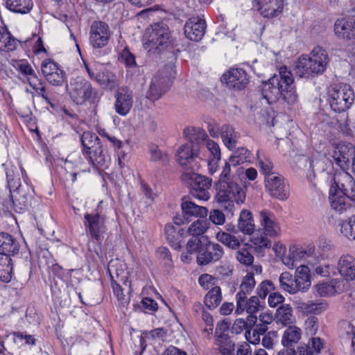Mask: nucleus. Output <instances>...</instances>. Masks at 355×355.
<instances>
[{"instance_id": "obj_9", "label": "nucleus", "mask_w": 355, "mask_h": 355, "mask_svg": "<svg viewBox=\"0 0 355 355\" xmlns=\"http://www.w3.org/2000/svg\"><path fill=\"white\" fill-rule=\"evenodd\" d=\"M216 197L218 202L224 204L225 209L232 211L234 208L233 202L235 201L237 204L243 203L245 199V194L239 184L220 180Z\"/></svg>"}, {"instance_id": "obj_27", "label": "nucleus", "mask_w": 355, "mask_h": 355, "mask_svg": "<svg viewBox=\"0 0 355 355\" xmlns=\"http://www.w3.org/2000/svg\"><path fill=\"white\" fill-rule=\"evenodd\" d=\"M181 208L184 218L187 220L190 217L205 218L207 216L208 210L205 207L200 206L193 202L187 200L186 197L182 198Z\"/></svg>"}, {"instance_id": "obj_20", "label": "nucleus", "mask_w": 355, "mask_h": 355, "mask_svg": "<svg viewBox=\"0 0 355 355\" xmlns=\"http://www.w3.org/2000/svg\"><path fill=\"white\" fill-rule=\"evenodd\" d=\"M228 87L237 90L244 89L249 83L246 71L241 68H232L225 73L221 78Z\"/></svg>"}, {"instance_id": "obj_11", "label": "nucleus", "mask_w": 355, "mask_h": 355, "mask_svg": "<svg viewBox=\"0 0 355 355\" xmlns=\"http://www.w3.org/2000/svg\"><path fill=\"white\" fill-rule=\"evenodd\" d=\"M111 31L109 26L101 21L92 22L89 32V44L93 48L101 49L109 43Z\"/></svg>"}, {"instance_id": "obj_15", "label": "nucleus", "mask_w": 355, "mask_h": 355, "mask_svg": "<svg viewBox=\"0 0 355 355\" xmlns=\"http://www.w3.org/2000/svg\"><path fill=\"white\" fill-rule=\"evenodd\" d=\"M334 33L338 38L347 41L355 49V18L338 19L334 23Z\"/></svg>"}, {"instance_id": "obj_43", "label": "nucleus", "mask_w": 355, "mask_h": 355, "mask_svg": "<svg viewBox=\"0 0 355 355\" xmlns=\"http://www.w3.org/2000/svg\"><path fill=\"white\" fill-rule=\"evenodd\" d=\"M220 355H234L235 343L225 334H220L217 339Z\"/></svg>"}, {"instance_id": "obj_5", "label": "nucleus", "mask_w": 355, "mask_h": 355, "mask_svg": "<svg viewBox=\"0 0 355 355\" xmlns=\"http://www.w3.org/2000/svg\"><path fill=\"white\" fill-rule=\"evenodd\" d=\"M175 74L174 64L170 62L165 64L153 77L146 92V98L153 102L159 100L169 89Z\"/></svg>"}, {"instance_id": "obj_38", "label": "nucleus", "mask_w": 355, "mask_h": 355, "mask_svg": "<svg viewBox=\"0 0 355 355\" xmlns=\"http://www.w3.org/2000/svg\"><path fill=\"white\" fill-rule=\"evenodd\" d=\"M302 335L301 329L296 326H289L282 336V343L286 347H291L300 340Z\"/></svg>"}, {"instance_id": "obj_56", "label": "nucleus", "mask_w": 355, "mask_h": 355, "mask_svg": "<svg viewBox=\"0 0 355 355\" xmlns=\"http://www.w3.org/2000/svg\"><path fill=\"white\" fill-rule=\"evenodd\" d=\"M164 232L166 239L171 244V245L176 250L180 249V244L178 241V232L176 227L171 224L166 225Z\"/></svg>"}, {"instance_id": "obj_48", "label": "nucleus", "mask_w": 355, "mask_h": 355, "mask_svg": "<svg viewBox=\"0 0 355 355\" xmlns=\"http://www.w3.org/2000/svg\"><path fill=\"white\" fill-rule=\"evenodd\" d=\"M341 234L349 240L355 241V215L340 223Z\"/></svg>"}, {"instance_id": "obj_31", "label": "nucleus", "mask_w": 355, "mask_h": 355, "mask_svg": "<svg viewBox=\"0 0 355 355\" xmlns=\"http://www.w3.org/2000/svg\"><path fill=\"white\" fill-rule=\"evenodd\" d=\"M309 272L310 270L306 266L301 265L297 268L295 284L297 286V292H305L310 288L311 282Z\"/></svg>"}, {"instance_id": "obj_58", "label": "nucleus", "mask_w": 355, "mask_h": 355, "mask_svg": "<svg viewBox=\"0 0 355 355\" xmlns=\"http://www.w3.org/2000/svg\"><path fill=\"white\" fill-rule=\"evenodd\" d=\"M119 60L128 68L137 67L135 55L125 47L119 54Z\"/></svg>"}, {"instance_id": "obj_1", "label": "nucleus", "mask_w": 355, "mask_h": 355, "mask_svg": "<svg viewBox=\"0 0 355 355\" xmlns=\"http://www.w3.org/2000/svg\"><path fill=\"white\" fill-rule=\"evenodd\" d=\"M261 94L268 104L282 98L289 107L293 106L297 101V95L292 72L286 66L280 67L278 73L263 83Z\"/></svg>"}, {"instance_id": "obj_50", "label": "nucleus", "mask_w": 355, "mask_h": 355, "mask_svg": "<svg viewBox=\"0 0 355 355\" xmlns=\"http://www.w3.org/2000/svg\"><path fill=\"white\" fill-rule=\"evenodd\" d=\"M209 225V223L207 220L200 218V219H198L189 226L188 233L192 236H203L202 234L208 229Z\"/></svg>"}, {"instance_id": "obj_53", "label": "nucleus", "mask_w": 355, "mask_h": 355, "mask_svg": "<svg viewBox=\"0 0 355 355\" xmlns=\"http://www.w3.org/2000/svg\"><path fill=\"white\" fill-rule=\"evenodd\" d=\"M204 144L205 145L207 150L210 153V155L211 157L209 164H216L218 161L220 160L221 158L220 148L219 145L209 138Z\"/></svg>"}, {"instance_id": "obj_49", "label": "nucleus", "mask_w": 355, "mask_h": 355, "mask_svg": "<svg viewBox=\"0 0 355 355\" xmlns=\"http://www.w3.org/2000/svg\"><path fill=\"white\" fill-rule=\"evenodd\" d=\"M257 321V315H248L246 320L241 318L236 319L232 326V331L236 334H239L243 329L248 330L249 328L254 327Z\"/></svg>"}, {"instance_id": "obj_29", "label": "nucleus", "mask_w": 355, "mask_h": 355, "mask_svg": "<svg viewBox=\"0 0 355 355\" xmlns=\"http://www.w3.org/2000/svg\"><path fill=\"white\" fill-rule=\"evenodd\" d=\"M338 270L347 280L355 279V259L349 254L343 255L338 260Z\"/></svg>"}, {"instance_id": "obj_35", "label": "nucleus", "mask_w": 355, "mask_h": 355, "mask_svg": "<svg viewBox=\"0 0 355 355\" xmlns=\"http://www.w3.org/2000/svg\"><path fill=\"white\" fill-rule=\"evenodd\" d=\"M17 41L5 26H0V51L9 52L17 49Z\"/></svg>"}, {"instance_id": "obj_59", "label": "nucleus", "mask_w": 355, "mask_h": 355, "mask_svg": "<svg viewBox=\"0 0 355 355\" xmlns=\"http://www.w3.org/2000/svg\"><path fill=\"white\" fill-rule=\"evenodd\" d=\"M236 258L240 263L245 266H250L254 262V257L245 248H241L236 252Z\"/></svg>"}, {"instance_id": "obj_18", "label": "nucleus", "mask_w": 355, "mask_h": 355, "mask_svg": "<svg viewBox=\"0 0 355 355\" xmlns=\"http://www.w3.org/2000/svg\"><path fill=\"white\" fill-rule=\"evenodd\" d=\"M355 155V146L349 142H340L335 148L333 158L335 163L342 169L347 170L349 160Z\"/></svg>"}, {"instance_id": "obj_8", "label": "nucleus", "mask_w": 355, "mask_h": 355, "mask_svg": "<svg viewBox=\"0 0 355 355\" xmlns=\"http://www.w3.org/2000/svg\"><path fill=\"white\" fill-rule=\"evenodd\" d=\"M181 179L190 187V193L194 198L204 201L210 198L209 190L211 186V179L189 170L182 173Z\"/></svg>"}, {"instance_id": "obj_23", "label": "nucleus", "mask_w": 355, "mask_h": 355, "mask_svg": "<svg viewBox=\"0 0 355 355\" xmlns=\"http://www.w3.org/2000/svg\"><path fill=\"white\" fill-rule=\"evenodd\" d=\"M284 6L283 0H257L254 4V8L263 17L272 18L282 13Z\"/></svg>"}, {"instance_id": "obj_4", "label": "nucleus", "mask_w": 355, "mask_h": 355, "mask_svg": "<svg viewBox=\"0 0 355 355\" xmlns=\"http://www.w3.org/2000/svg\"><path fill=\"white\" fill-rule=\"evenodd\" d=\"M146 35L145 49L153 53L173 51L177 45L168 25L163 21L151 24L146 29Z\"/></svg>"}, {"instance_id": "obj_39", "label": "nucleus", "mask_w": 355, "mask_h": 355, "mask_svg": "<svg viewBox=\"0 0 355 355\" xmlns=\"http://www.w3.org/2000/svg\"><path fill=\"white\" fill-rule=\"evenodd\" d=\"M277 322L284 326L293 324L295 318L293 314V309L289 304H282L277 310L276 312Z\"/></svg>"}, {"instance_id": "obj_32", "label": "nucleus", "mask_w": 355, "mask_h": 355, "mask_svg": "<svg viewBox=\"0 0 355 355\" xmlns=\"http://www.w3.org/2000/svg\"><path fill=\"white\" fill-rule=\"evenodd\" d=\"M183 135L186 139L188 141L187 143L198 145L199 148L200 145L205 144L209 138L206 132L200 128H186L184 130Z\"/></svg>"}, {"instance_id": "obj_17", "label": "nucleus", "mask_w": 355, "mask_h": 355, "mask_svg": "<svg viewBox=\"0 0 355 355\" xmlns=\"http://www.w3.org/2000/svg\"><path fill=\"white\" fill-rule=\"evenodd\" d=\"M329 202L331 207L339 214L352 213L355 209V201L349 196L342 193V191H329Z\"/></svg>"}, {"instance_id": "obj_26", "label": "nucleus", "mask_w": 355, "mask_h": 355, "mask_svg": "<svg viewBox=\"0 0 355 355\" xmlns=\"http://www.w3.org/2000/svg\"><path fill=\"white\" fill-rule=\"evenodd\" d=\"M236 300V308L235 313L241 314L245 311L249 314L248 315H256L258 311L262 309L259 298L257 296H252L248 299V296L243 297L242 302L239 299Z\"/></svg>"}, {"instance_id": "obj_7", "label": "nucleus", "mask_w": 355, "mask_h": 355, "mask_svg": "<svg viewBox=\"0 0 355 355\" xmlns=\"http://www.w3.org/2000/svg\"><path fill=\"white\" fill-rule=\"evenodd\" d=\"M68 94L71 100L77 105L86 102L93 103L97 96V91L92 84L81 76L71 78L67 85Z\"/></svg>"}, {"instance_id": "obj_64", "label": "nucleus", "mask_w": 355, "mask_h": 355, "mask_svg": "<svg viewBox=\"0 0 355 355\" xmlns=\"http://www.w3.org/2000/svg\"><path fill=\"white\" fill-rule=\"evenodd\" d=\"M112 289L114 294L117 297L118 301L123 305L128 304L129 303L130 299L125 297V295L123 293V291L121 286L116 284H112Z\"/></svg>"}, {"instance_id": "obj_28", "label": "nucleus", "mask_w": 355, "mask_h": 355, "mask_svg": "<svg viewBox=\"0 0 355 355\" xmlns=\"http://www.w3.org/2000/svg\"><path fill=\"white\" fill-rule=\"evenodd\" d=\"M88 161L94 168L98 170H104L108 168L110 158L109 155H106L102 148V146L94 149L92 151H88L87 155Z\"/></svg>"}, {"instance_id": "obj_14", "label": "nucleus", "mask_w": 355, "mask_h": 355, "mask_svg": "<svg viewBox=\"0 0 355 355\" xmlns=\"http://www.w3.org/2000/svg\"><path fill=\"white\" fill-rule=\"evenodd\" d=\"M85 69L90 79L96 81L102 87L110 89L116 85V76L107 69H98L96 64H89L84 62Z\"/></svg>"}, {"instance_id": "obj_61", "label": "nucleus", "mask_w": 355, "mask_h": 355, "mask_svg": "<svg viewBox=\"0 0 355 355\" xmlns=\"http://www.w3.org/2000/svg\"><path fill=\"white\" fill-rule=\"evenodd\" d=\"M274 290V286L271 281H263L257 288L258 297L264 300L270 291Z\"/></svg>"}, {"instance_id": "obj_12", "label": "nucleus", "mask_w": 355, "mask_h": 355, "mask_svg": "<svg viewBox=\"0 0 355 355\" xmlns=\"http://www.w3.org/2000/svg\"><path fill=\"white\" fill-rule=\"evenodd\" d=\"M223 254V248L220 245L207 240L199 249L196 258L197 263L199 266L214 263L220 260Z\"/></svg>"}, {"instance_id": "obj_10", "label": "nucleus", "mask_w": 355, "mask_h": 355, "mask_svg": "<svg viewBox=\"0 0 355 355\" xmlns=\"http://www.w3.org/2000/svg\"><path fill=\"white\" fill-rule=\"evenodd\" d=\"M84 219L85 229L88 231L91 239L96 243H101L107 232L105 218L98 213H86Z\"/></svg>"}, {"instance_id": "obj_42", "label": "nucleus", "mask_w": 355, "mask_h": 355, "mask_svg": "<svg viewBox=\"0 0 355 355\" xmlns=\"http://www.w3.org/2000/svg\"><path fill=\"white\" fill-rule=\"evenodd\" d=\"M12 276V260L8 256L0 255V280L8 283Z\"/></svg>"}, {"instance_id": "obj_52", "label": "nucleus", "mask_w": 355, "mask_h": 355, "mask_svg": "<svg viewBox=\"0 0 355 355\" xmlns=\"http://www.w3.org/2000/svg\"><path fill=\"white\" fill-rule=\"evenodd\" d=\"M216 239L218 241L232 249H236L240 246V242L235 236L225 232H218L216 234Z\"/></svg>"}, {"instance_id": "obj_54", "label": "nucleus", "mask_w": 355, "mask_h": 355, "mask_svg": "<svg viewBox=\"0 0 355 355\" xmlns=\"http://www.w3.org/2000/svg\"><path fill=\"white\" fill-rule=\"evenodd\" d=\"M150 159L151 162H162L163 164H166L169 157L166 152H164L159 149L158 146L152 144L149 147Z\"/></svg>"}, {"instance_id": "obj_57", "label": "nucleus", "mask_w": 355, "mask_h": 355, "mask_svg": "<svg viewBox=\"0 0 355 355\" xmlns=\"http://www.w3.org/2000/svg\"><path fill=\"white\" fill-rule=\"evenodd\" d=\"M207 241V236H192L187 243L186 250L188 254H192L195 252L198 253L199 249L203 246V242Z\"/></svg>"}, {"instance_id": "obj_13", "label": "nucleus", "mask_w": 355, "mask_h": 355, "mask_svg": "<svg viewBox=\"0 0 355 355\" xmlns=\"http://www.w3.org/2000/svg\"><path fill=\"white\" fill-rule=\"evenodd\" d=\"M333 181L329 191H340L343 194L349 195L355 201V180L346 170L336 173Z\"/></svg>"}, {"instance_id": "obj_22", "label": "nucleus", "mask_w": 355, "mask_h": 355, "mask_svg": "<svg viewBox=\"0 0 355 355\" xmlns=\"http://www.w3.org/2000/svg\"><path fill=\"white\" fill-rule=\"evenodd\" d=\"M265 182L266 187L272 197L281 200H286L288 198V189L284 184L282 177L269 175L265 178Z\"/></svg>"}, {"instance_id": "obj_51", "label": "nucleus", "mask_w": 355, "mask_h": 355, "mask_svg": "<svg viewBox=\"0 0 355 355\" xmlns=\"http://www.w3.org/2000/svg\"><path fill=\"white\" fill-rule=\"evenodd\" d=\"M28 83L37 96H41L44 100H48L45 84L42 80L37 76V74L29 78Z\"/></svg>"}, {"instance_id": "obj_46", "label": "nucleus", "mask_w": 355, "mask_h": 355, "mask_svg": "<svg viewBox=\"0 0 355 355\" xmlns=\"http://www.w3.org/2000/svg\"><path fill=\"white\" fill-rule=\"evenodd\" d=\"M12 65L16 71L26 78L27 81L37 74L26 60H13Z\"/></svg>"}, {"instance_id": "obj_47", "label": "nucleus", "mask_w": 355, "mask_h": 355, "mask_svg": "<svg viewBox=\"0 0 355 355\" xmlns=\"http://www.w3.org/2000/svg\"><path fill=\"white\" fill-rule=\"evenodd\" d=\"M279 281L281 288L284 291L291 294L297 293V286L295 284V278H293L292 275L289 272H282L279 276Z\"/></svg>"}, {"instance_id": "obj_34", "label": "nucleus", "mask_w": 355, "mask_h": 355, "mask_svg": "<svg viewBox=\"0 0 355 355\" xmlns=\"http://www.w3.org/2000/svg\"><path fill=\"white\" fill-rule=\"evenodd\" d=\"M6 7L12 12L26 15L32 10L33 2L32 0H6Z\"/></svg>"}, {"instance_id": "obj_36", "label": "nucleus", "mask_w": 355, "mask_h": 355, "mask_svg": "<svg viewBox=\"0 0 355 355\" xmlns=\"http://www.w3.org/2000/svg\"><path fill=\"white\" fill-rule=\"evenodd\" d=\"M252 159L253 155L250 150L245 147H240L234 150L230 157V162L232 166H236L244 163H250Z\"/></svg>"}, {"instance_id": "obj_21", "label": "nucleus", "mask_w": 355, "mask_h": 355, "mask_svg": "<svg viewBox=\"0 0 355 355\" xmlns=\"http://www.w3.org/2000/svg\"><path fill=\"white\" fill-rule=\"evenodd\" d=\"M205 20L201 17H193L189 18L184 26V32L186 37L191 41H200L206 30Z\"/></svg>"}, {"instance_id": "obj_37", "label": "nucleus", "mask_w": 355, "mask_h": 355, "mask_svg": "<svg viewBox=\"0 0 355 355\" xmlns=\"http://www.w3.org/2000/svg\"><path fill=\"white\" fill-rule=\"evenodd\" d=\"M256 285L253 273H248L242 279L239 286V291L236 295V299H239L241 302L243 297H247L251 293Z\"/></svg>"}, {"instance_id": "obj_44", "label": "nucleus", "mask_w": 355, "mask_h": 355, "mask_svg": "<svg viewBox=\"0 0 355 355\" xmlns=\"http://www.w3.org/2000/svg\"><path fill=\"white\" fill-rule=\"evenodd\" d=\"M222 301L221 288L219 286H214L206 294L205 297V304L209 309L216 308Z\"/></svg>"}, {"instance_id": "obj_30", "label": "nucleus", "mask_w": 355, "mask_h": 355, "mask_svg": "<svg viewBox=\"0 0 355 355\" xmlns=\"http://www.w3.org/2000/svg\"><path fill=\"white\" fill-rule=\"evenodd\" d=\"M220 135L224 145L230 150H233L236 148L239 135L233 126L229 124L223 125L220 128Z\"/></svg>"}, {"instance_id": "obj_33", "label": "nucleus", "mask_w": 355, "mask_h": 355, "mask_svg": "<svg viewBox=\"0 0 355 355\" xmlns=\"http://www.w3.org/2000/svg\"><path fill=\"white\" fill-rule=\"evenodd\" d=\"M238 230L245 234L251 235L254 233L255 225L252 213L243 209L240 213L237 223Z\"/></svg>"}, {"instance_id": "obj_6", "label": "nucleus", "mask_w": 355, "mask_h": 355, "mask_svg": "<svg viewBox=\"0 0 355 355\" xmlns=\"http://www.w3.org/2000/svg\"><path fill=\"white\" fill-rule=\"evenodd\" d=\"M328 101L336 112H343L349 109L354 101L352 87L346 83L333 84L328 88Z\"/></svg>"}, {"instance_id": "obj_19", "label": "nucleus", "mask_w": 355, "mask_h": 355, "mask_svg": "<svg viewBox=\"0 0 355 355\" xmlns=\"http://www.w3.org/2000/svg\"><path fill=\"white\" fill-rule=\"evenodd\" d=\"M116 98L114 109L121 116H126L130 111L133 104V93L127 87L119 88L114 93Z\"/></svg>"}, {"instance_id": "obj_40", "label": "nucleus", "mask_w": 355, "mask_h": 355, "mask_svg": "<svg viewBox=\"0 0 355 355\" xmlns=\"http://www.w3.org/2000/svg\"><path fill=\"white\" fill-rule=\"evenodd\" d=\"M297 308L304 313L317 315L326 310L327 304L324 301L300 302L297 303Z\"/></svg>"}, {"instance_id": "obj_60", "label": "nucleus", "mask_w": 355, "mask_h": 355, "mask_svg": "<svg viewBox=\"0 0 355 355\" xmlns=\"http://www.w3.org/2000/svg\"><path fill=\"white\" fill-rule=\"evenodd\" d=\"M257 156L258 157V164L260 166L261 171L266 175V177L275 175L272 173L273 165L271 161L266 157H263V159H262L260 156L259 150H257Z\"/></svg>"}, {"instance_id": "obj_41", "label": "nucleus", "mask_w": 355, "mask_h": 355, "mask_svg": "<svg viewBox=\"0 0 355 355\" xmlns=\"http://www.w3.org/2000/svg\"><path fill=\"white\" fill-rule=\"evenodd\" d=\"M81 143L83 146V153L88 154V151H92L101 146L100 139L97 135L92 132H84L81 137Z\"/></svg>"}, {"instance_id": "obj_62", "label": "nucleus", "mask_w": 355, "mask_h": 355, "mask_svg": "<svg viewBox=\"0 0 355 355\" xmlns=\"http://www.w3.org/2000/svg\"><path fill=\"white\" fill-rule=\"evenodd\" d=\"M146 336L149 340L164 341L166 337V331L163 328H157L149 331Z\"/></svg>"}, {"instance_id": "obj_55", "label": "nucleus", "mask_w": 355, "mask_h": 355, "mask_svg": "<svg viewBox=\"0 0 355 355\" xmlns=\"http://www.w3.org/2000/svg\"><path fill=\"white\" fill-rule=\"evenodd\" d=\"M315 291L320 297H329L337 293L333 282L320 283L315 286Z\"/></svg>"}, {"instance_id": "obj_3", "label": "nucleus", "mask_w": 355, "mask_h": 355, "mask_svg": "<svg viewBox=\"0 0 355 355\" xmlns=\"http://www.w3.org/2000/svg\"><path fill=\"white\" fill-rule=\"evenodd\" d=\"M330 58L325 49L315 46L309 55H302L295 67V72L300 78H308L322 74L327 69Z\"/></svg>"}, {"instance_id": "obj_25", "label": "nucleus", "mask_w": 355, "mask_h": 355, "mask_svg": "<svg viewBox=\"0 0 355 355\" xmlns=\"http://www.w3.org/2000/svg\"><path fill=\"white\" fill-rule=\"evenodd\" d=\"M20 250L19 241L13 236L6 233H0V254L1 256H15Z\"/></svg>"}, {"instance_id": "obj_2", "label": "nucleus", "mask_w": 355, "mask_h": 355, "mask_svg": "<svg viewBox=\"0 0 355 355\" xmlns=\"http://www.w3.org/2000/svg\"><path fill=\"white\" fill-rule=\"evenodd\" d=\"M259 221L262 229L252 235L250 242L254 250L261 253L271 246V241L267 236H279L281 227L274 213L268 209L259 212Z\"/></svg>"}, {"instance_id": "obj_24", "label": "nucleus", "mask_w": 355, "mask_h": 355, "mask_svg": "<svg viewBox=\"0 0 355 355\" xmlns=\"http://www.w3.org/2000/svg\"><path fill=\"white\" fill-rule=\"evenodd\" d=\"M199 147L194 144L186 143L179 147L176 152L177 162L184 166H187L199 156Z\"/></svg>"}, {"instance_id": "obj_63", "label": "nucleus", "mask_w": 355, "mask_h": 355, "mask_svg": "<svg viewBox=\"0 0 355 355\" xmlns=\"http://www.w3.org/2000/svg\"><path fill=\"white\" fill-rule=\"evenodd\" d=\"M157 254L159 259L164 261L165 266H172V258L169 250L166 247H159L157 249Z\"/></svg>"}, {"instance_id": "obj_45", "label": "nucleus", "mask_w": 355, "mask_h": 355, "mask_svg": "<svg viewBox=\"0 0 355 355\" xmlns=\"http://www.w3.org/2000/svg\"><path fill=\"white\" fill-rule=\"evenodd\" d=\"M10 202L12 208L16 212L21 213L25 211L28 206V198L24 193L16 191L10 193Z\"/></svg>"}, {"instance_id": "obj_16", "label": "nucleus", "mask_w": 355, "mask_h": 355, "mask_svg": "<svg viewBox=\"0 0 355 355\" xmlns=\"http://www.w3.org/2000/svg\"><path fill=\"white\" fill-rule=\"evenodd\" d=\"M42 72L52 85L61 86L65 80V73L59 64L51 59H46L41 64Z\"/></svg>"}]
</instances>
